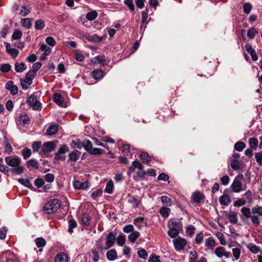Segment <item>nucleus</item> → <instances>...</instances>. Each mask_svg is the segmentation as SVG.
Masks as SVG:
<instances>
[{"instance_id":"obj_1","label":"nucleus","mask_w":262,"mask_h":262,"mask_svg":"<svg viewBox=\"0 0 262 262\" xmlns=\"http://www.w3.org/2000/svg\"><path fill=\"white\" fill-rule=\"evenodd\" d=\"M167 226L169 228L168 234L171 238L176 237L179 234L180 231L182 229V223L176 219L170 220Z\"/></svg>"},{"instance_id":"obj_2","label":"nucleus","mask_w":262,"mask_h":262,"mask_svg":"<svg viewBox=\"0 0 262 262\" xmlns=\"http://www.w3.org/2000/svg\"><path fill=\"white\" fill-rule=\"evenodd\" d=\"M60 206V202L57 199H54L47 202L43 208L46 213L52 214L56 212Z\"/></svg>"},{"instance_id":"obj_3","label":"nucleus","mask_w":262,"mask_h":262,"mask_svg":"<svg viewBox=\"0 0 262 262\" xmlns=\"http://www.w3.org/2000/svg\"><path fill=\"white\" fill-rule=\"evenodd\" d=\"M27 103L34 110H41V103L38 100L37 98L34 95H31L27 100Z\"/></svg>"},{"instance_id":"obj_4","label":"nucleus","mask_w":262,"mask_h":262,"mask_svg":"<svg viewBox=\"0 0 262 262\" xmlns=\"http://www.w3.org/2000/svg\"><path fill=\"white\" fill-rule=\"evenodd\" d=\"M231 188L232 191L235 193H239L246 189V186H243L242 182L239 181L237 177H235L231 185Z\"/></svg>"},{"instance_id":"obj_5","label":"nucleus","mask_w":262,"mask_h":262,"mask_svg":"<svg viewBox=\"0 0 262 262\" xmlns=\"http://www.w3.org/2000/svg\"><path fill=\"white\" fill-rule=\"evenodd\" d=\"M175 249L179 252L183 251L185 246L187 244V241L182 237H178L173 240Z\"/></svg>"},{"instance_id":"obj_6","label":"nucleus","mask_w":262,"mask_h":262,"mask_svg":"<svg viewBox=\"0 0 262 262\" xmlns=\"http://www.w3.org/2000/svg\"><path fill=\"white\" fill-rule=\"evenodd\" d=\"M56 144L52 141H49L43 144L39 154L40 155L49 153L55 149Z\"/></svg>"},{"instance_id":"obj_7","label":"nucleus","mask_w":262,"mask_h":262,"mask_svg":"<svg viewBox=\"0 0 262 262\" xmlns=\"http://www.w3.org/2000/svg\"><path fill=\"white\" fill-rule=\"evenodd\" d=\"M5 161L7 165L13 168L18 166L21 162V159L16 156L6 157Z\"/></svg>"},{"instance_id":"obj_8","label":"nucleus","mask_w":262,"mask_h":262,"mask_svg":"<svg viewBox=\"0 0 262 262\" xmlns=\"http://www.w3.org/2000/svg\"><path fill=\"white\" fill-rule=\"evenodd\" d=\"M214 253L219 258L223 257L228 258L230 257V253L227 252L225 248L222 246H219L216 247L214 251Z\"/></svg>"},{"instance_id":"obj_9","label":"nucleus","mask_w":262,"mask_h":262,"mask_svg":"<svg viewBox=\"0 0 262 262\" xmlns=\"http://www.w3.org/2000/svg\"><path fill=\"white\" fill-rule=\"evenodd\" d=\"M69 147L66 145H61L58 151L55 155V159L56 160H64L65 159L64 156H62L61 155L66 153L69 150Z\"/></svg>"},{"instance_id":"obj_10","label":"nucleus","mask_w":262,"mask_h":262,"mask_svg":"<svg viewBox=\"0 0 262 262\" xmlns=\"http://www.w3.org/2000/svg\"><path fill=\"white\" fill-rule=\"evenodd\" d=\"M116 239L115 235L112 232H110L106 236V247L103 249L107 250L108 249L111 248L114 245Z\"/></svg>"},{"instance_id":"obj_11","label":"nucleus","mask_w":262,"mask_h":262,"mask_svg":"<svg viewBox=\"0 0 262 262\" xmlns=\"http://www.w3.org/2000/svg\"><path fill=\"white\" fill-rule=\"evenodd\" d=\"M2 256L5 262H16V258L13 253L8 250L2 253Z\"/></svg>"},{"instance_id":"obj_12","label":"nucleus","mask_w":262,"mask_h":262,"mask_svg":"<svg viewBox=\"0 0 262 262\" xmlns=\"http://www.w3.org/2000/svg\"><path fill=\"white\" fill-rule=\"evenodd\" d=\"M53 99L54 102L59 106L65 107L66 106L64 98L59 93H56L54 94Z\"/></svg>"},{"instance_id":"obj_13","label":"nucleus","mask_w":262,"mask_h":262,"mask_svg":"<svg viewBox=\"0 0 262 262\" xmlns=\"http://www.w3.org/2000/svg\"><path fill=\"white\" fill-rule=\"evenodd\" d=\"M5 88L9 91L13 95H15L18 93L17 86L14 84L12 81H8L5 85Z\"/></svg>"},{"instance_id":"obj_14","label":"nucleus","mask_w":262,"mask_h":262,"mask_svg":"<svg viewBox=\"0 0 262 262\" xmlns=\"http://www.w3.org/2000/svg\"><path fill=\"white\" fill-rule=\"evenodd\" d=\"M29 118L27 114H20L18 117L17 121L18 124L25 125L29 123Z\"/></svg>"},{"instance_id":"obj_15","label":"nucleus","mask_w":262,"mask_h":262,"mask_svg":"<svg viewBox=\"0 0 262 262\" xmlns=\"http://www.w3.org/2000/svg\"><path fill=\"white\" fill-rule=\"evenodd\" d=\"M73 187L77 189H85L89 187V183L88 182H81L78 181L73 182Z\"/></svg>"},{"instance_id":"obj_16","label":"nucleus","mask_w":262,"mask_h":262,"mask_svg":"<svg viewBox=\"0 0 262 262\" xmlns=\"http://www.w3.org/2000/svg\"><path fill=\"white\" fill-rule=\"evenodd\" d=\"M81 152L77 150H74L69 154V161L70 162H76L80 156Z\"/></svg>"},{"instance_id":"obj_17","label":"nucleus","mask_w":262,"mask_h":262,"mask_svg":"<svg viewBox=\"0 0 262 262\" xmlns=\"http://www.w3.org/2000/svg\"><path fill=\"white\" fill-rule=\"evenodd\" d=\"M205 246L208 249L212 250L215 246V241L212 237H209L205 239Z\"/></svg>"},{"instance_id":"obj_18","label":"nucleus","mask_w":262,"mask_h":262,"mask_svg":"<svg viewBox=\"0 0 262 262\" xmlns=\"http://www.w3.org/2000/svg\"><path fill=\"white\" fill-rule=\"evenodd\" d=\"M127 202L132 205L134 208H137L140 204V201L135 196L132 195H128Z\"/></svg>"},{"instance_id":"obj_19","label":"nucleus","mask_w":262,"mask_h":262,"mask_svg":"<svg viewBox=\"0 0 262 262\" xmlns=\"http://www.w3.org/2000/svg\"><path fill=\"white\" fill-rule=\"evenodd\" d=\"M55 262H68V255L62 252L57 254L55 258Z\"/></svg>"},{"instance_id":"obj_20","label":"nucleus","mask_w":262,"mask_h":262,"mask_svg":"<svg viewBox=\"0 0 262 262\" xmlns=\"http://www.w3.org/2000/svg\"><path fill=\"white\" fill-rule=\"evenodd\" d=\"M221 205L228 206L231 202L230 198L228 194H223L219 199Z\"/></svg>"},{"instance_id":"obj_21","label":"nucleus","mask_w":262,"mask_h":262,"mask_svg":"<svg viewBox=\"0 0 262 262\" xmlns=\"http://www.w3.org/2000/svg\"><path fill=\"white\" fill-rule=\"evenodd\" d=\"M58 130V126L57 125H51L48 127L46 133L49 136H52L56 134Z\"/></svg>"},{"instance_id":"obj_22","label":"nucleus","mask_w":262,"mask_h":262,"mask_svg":"<svg viewBox=\"0 0 262 262\" xmlns=\"http://www.w3.org/2000/svg\"><path fill=\"white\" fill-rule=\"evenodd\" d=\"M118 144L122 146V151L124 154H127L130 152V146L129 144L125 143L121 140L118 141Z\"/></svg>"},{"instance_id":"obj_23","label":"nucleus","mask_w":262,"mask_h":262,"mask_svg":"<svg viewBox=\"0 0 262 262\" xmlns=\"http://www.w3.org/2000/svg\"><path fill=\"white\" fill-rule=\"evenodd\" d=\"M86 39L90 42H99L102 40V38L99 37L97 34L88 35L86 37Z\"/></svg>"},{"instance_id":"obj_24","label":"nucleus","mask_w":262,"mask_h":262,"mask_svg":"<svg viewBox=\"0 0 262 262\" xmlns=\"http://www.w3.org/2000/svg\"><path fill=\"white\" fill-rule=\"evenodd\" d=\"M32 19L30 18H21L20 20V24L23 27L30 29L32 27Z\"/></svg>"},{"instance_id":"obj_25","label":"nucleus","mask_w":262,"mask_h":262,"mask_svg":"<svg viewBox=\"0 0 262 262\" xmlns=\"http://www.w3.org/2000/svg\"><path fill=\"white\" fill-rule=\"evenodd\" d=\"M204 198L203 194L200 192L194 193L192 195V199L194 202L196 203H199Z\"/></svg>"},{"instance_id":"obj_26","label":"nucleus","mask_w":262,"mask_h":262,"mask_svg":"<svg viewBox=\"0 0 262 262\" xmlns=\"http://www.w3.org/2000/svg\"><path fill=\"white\" fill-rule=\"evenodd\" d=\"M92 76L95 79L100 80L103 76V72L100 69H95L92 72Z\"/></svg>"},{"instance_id":"obj_27","label":"nucleus","mask_w":262,"mask_h":262,"mask_svg":"<svg viewBox=\"0 0 262 262\" xmlns=\"http://www.w3.org/2000/svg\"><path fill=\"white\" fill-rule=\"evenodd\" d=\"M106 257L110 260L113 261L117 258V252L115 250H111L106 253Z\"/></svg>"},{"instance_id":"obj_28","label":"nucleus","mask_w":262,"mask_h":262,"mask_svg":"<svg viewBox=\"0 0 262 262\" xmlns=\"http://www.w3.org/2000/svg\"><path fill=\"white\" fill-rule=\"evenodd\" d=\"M140 234L139 232L137 231H133L130 234L128 235V239L132 243H134L136 239L140 236Z\"/></svg>"},{"instance_id":"obj_29","label":"nucleus","mask_w":262,"mask_h":262,"mask_svg":"<svg viewBox=\"0 0 262 262\" xmlns=\"http://www.w3.org/2000/svg\"><path fill=\"white\" fill-rule=\"evenodd\" d=\"M26 69V64L23 62L15 63V70L17 72H22Z\"/></svg>"},{"instance_id":"obj_30","label":"nucleus","mask_w":262,"mask_h":262,"mask_svg":"<svg viewBox=\"0 0 262 262\" xmlns=\"http://www.w3.org/2000/svg\"><path fill=\"white\" fill-rule=\"evenodd\" d=\"M27 166L29 168L37 169L38 168V163L37 160L35 159H31L27 162Z\"/></svg>"},{"instance_id":"obj_31","label":"nucleus","mask_w":262,"mask_h":262,"mask_svg":"<svg viewBox=\"0 0 262 262\" xmlns=\"http://www.w3.org/2000/svg\"><path fill=\"white\" fill-rule=\"evenodd\" d=\"M215 234L222 245H225L226 244V238L222 233L218 231Z\"/></svg>"},{"instance_id":"obj_32","label":"nucleus","mask_w":262,"mask_h":262,"mask_svg":"<svg viewBox=\"0 0 262 262\" xmlns=\"http://www.w3.org/2000/svg\"><path fill=\"white\" fill-rule=\"evenodd\" d=\"M81 221L84 225L88 226L91 223V217L87 213H84L81 217Z\"/></svg>"},{"instance_id":"obj_33","label":"nucleus","mask_w":262,"mask_h":262,"mask_svg":"<svg viewBox=\"0 0 262 262\" xmlns=\"http://www.w3.org/2000/svg\"><path fill=\"white\" fill-rule=\"evenodd\" d=\"M32 83L31 81L27 80L26 78L21 79L20 80V84L23 89L24 90H27L29 89Z\"/></svg>"},{"instance_id":"obj_34","label":"nucleus","mask_w":262,"mask_h":262,"mask_svg":"<svg viewBox=\"0 0 262 262\" xmlns=\"http://www.w3.org/2000/svg\"><path fill=\"white\" fill-rule=\"evenodd\" d=\"M203 239V232H200L196 235L195 238L194 239V242L196 245H200L202 243Z\"/></svg>"},{"instance_id":"obj_35","label":"nucleus","mask_w":262,"mask_h":262,"mask_svg":"<svg viewBox=\"0 0 262 262\" xmlns=\"http://www.w3.org/2000/svg\"><path fill=\"white\" fill-rule=\"evenodd\" d=\"M114 188V183L112 180H110L107 182L105 190L109 194L112 193Z\"/></svg>"},{"instance_id":"obj_36","label":"nucleus","mask_w":262,"mask_h":262,"mask_svg":"<svg viewBox=\"0 0 262 262\" xmlns=\"http://www.w3.org/2000/svg\"><path fill=\"white\" fill-rule=\"evenodd\" d=\"M82 146L84 148L85 150L89 152L93 148V145L91 142L86 140L82 142Z\"/></svg>"},{"instance_id":"obj_37","label":"nucleus","mask_w":262,"mask_h":262,"mask_svg":"<svg viewBox=\"0 0 262 262\" xmlns=\"http://www.w3.org/2000/svg\"><path fill=\"white\" fill-rule=\"evenodd\" d=\"M45 24L42 19H37L35 23L34 27L36 30H42L44 28Z\"/></svg>"},{"instance_id":"obj_38","label":"nucleus","mask_w":262,"mask_h":262,"mask_svg":"<svg viewBox=\"0 0 262 262\" xmlns=\"http://www.w3.org/2000/svg\"><path fill=\"white\" fill-rule=\"evenodd\" d=\"M69 228L68 232L72 233L73 231V229L77 226V223L74 219H71L68 221Z\"/></svg>"},{"instance_id":"obj_39","label":"nucleus","mask_w":262,"mask_h":262,"mask_svg":"<svg viewBox=\"0 0 262 262\" xmlns=\"http://www.w3.org/2000/svg\"><path fill=\"white\" fill-rule=\"evenodd\" d=\"M170 209L169 208L162 207L160 209L161 215L163 217H167L169 215Z\"/></svg>"},{"instance_id":"obj_40","label":"nucleus","mask_w":262,"mask_h":262,"mask_svg":"<svg viewBox=\"0 0 262 262\" xmlns=\"http://www.w3.org/2000/svg\"><path fill=\"white\" fill-rule=\"evenodd\" d=\"M97 15L98 14L96 11H92L86 14V17L89 20L92 21L97 17Z\"/></svg>"},{"instance_id":"obj_41","label":"nucleus","mask_w":262,"mask_h":262,"mask_svg":"<svg viewBox=\"0 0 262 262\" xmlns=\"http://www.w3.org/2000/svg\"><path fill=\"white\" fill-rule=\"evenodd\" d=\"M258 33V31L254 28H251L247 31V36L251 39H253L255 37L256 34Z\"/></svg>"},{"instance_id":"obj_42","label":"nucleus","mask_w":262,"mask_h":262,"mask_svg":"<svg viewBox=\"0 0 262 262\" xmlns=\"http://www.w3.org/2000/svg\"><path fill=\"white\" fill-rule=\"evenodd\" d=\"M18 181L23 185L28 187V188H32V185L30 183V181L28 179H25L23 178H19L18 179Z\"/></svg>"},{"instance_id":"obj_43","label":"nucleus","mask_w":262,"mask_h":262,"mask_svg":"<svg viewBox=\"0 0 262 262\" xmlns=\"http://www.w3.org/2000/svg\"><path fill=\"white\" fill-rule=\"evenodd\" d=\"M230 165L232 168L234 170H237L240 168L239 161L237 159L231 158Z\"/></svg>"},{"instance_id":"obj_44","label":"nucleus","mask_w":262,"mask_h":262,"mask_svg":"<svg viewBox=\"0 0 262 262\" xmlns=\"http://www.w3.org/2000/svg\"><path fill=\"white\" fill-rule=\"evenodd\" d=\"M198 255L196 252L191 251L189 254V262H200L197 260Z\"/></svg>"},{"instance_id":"obj_45","label":"nucleus","mask_w":262,"mask_h":262,"mask_svg":"<svg viewBox=\"0 0 262 262\" xmlns=\"http://www.w3.org/2000/svg\"><path fill=\"white\" fill-rule=\"evenodd\" d=\"M41 142L40 141H35L33 142L32 144V148L33 152H37L39 149L41 148Z\"/></svg>"},{"instance_id":"obj_46","label":"nucleus","mask_w":262,"mask_h":262,"mask_svg":"<svg viewBox=\"0 0 262 262\" xmlns=\"http://www.w3.org/2000/svg\"><path fill=\"white\" fill-rule=\"evenodd\" d=\"M195 231V228L193 225H189L186 229V233L187 235L192 236Z\"/></svg>"},{"instance_id":"obj_47","label":"nucleus","mask_w":262,"mask_h":262,"mask_svg":"<svg viewBox=\"0 0 262 262\" xmlns=\"http://www.w3.org/2000/svg\"><path fill=\"white\" fill-rule=\"evenodd\" d=\"M247 247L253 253L256 254L258 253L259 251V248L254 244L251 243L249 244L247 246Z\"/></svg>"},{"instance_id":"obj_48","label":"nucleus","mask_w":262,"mask_h":262,"mask_svg":"<svg viewBox=\"0 0 262 262\" xmlns=\"http://www.w3.org/2000/svg\"><path fill=\"white\" fill-rule=\"evenodd\" d=\"M249 144L251 148L255 149L258 146V140L256 138H251L249 139Z\"/></svg>"},{"instance_id":"obj_49","label":"nucleus","mask_w":262,"mask_h":262,"mask_svg":"<svg viewBox=\"0 0 262 262\" xmlns=\"http://www.w3.org/2000/svg\"><path fill=\"white\" fill-rule=\"evenodd\" d=\"M245 147L246 144L244 142L238 141L235 144L234 149L238 151H241Z\"/></svg>"},{"instance_id":"obj_50","label":"nucleus","mask_w":262,"mask_h":262,"mask_svg":"<svg viewBox=\"0 0 262 262\" xmlns=\"http://www.w3.org/2000/svg\"><path fill=\"white\" fill-rule=\"evenodd\" d=\"M24 167L23 166L20 165L19 164L18 165V166L14 167L12 169V171L14 173L19 175L21 174L24 172Z\"/></svg>"},{"instance_id":"obj_51","label":"nucleus","mask_w":262,"mask_h":262,"mask_svg":"<svg viewBox=\"0 0 262 262\" xmlns=\"http://www.w3.org/2000/svg\"><path fill=\"white\" fill-rule=\"evenodd\" d=\"M11 67L9 63H4L0 66V71L3 73H7L10 71Z\"/></svg>"},{"instance_id":"obj_52","label":"nucleus","mask_w":262,"mask_h":262,"mask_svg":"<svg viewBox=\"0 0 262 262\" xmlns=\"http://www.w3.org/2000/svg\"><path fill=\"white\" fill-rule=\"evenodd\" d=\"M22 155L24 159H27L31 155V150L30 149L25 147L22 150Z\"/></svg>"},{"instance_id":"obj_53","label":"nucleus","mask_w":262,"mask_h":262,"mask_svg":"<svg viewBox=\"0 0 262 262\" xmlns=\"http://www.w3.org/2000/svg\"><path fill=\"white\" fill-rule=\"evenodd\" d=\"M138 254L140 258L144 259H146L148 256V254L146 251L142 248L139 249L138 251Z\"/></svg>"},{"instance_id":"obj_54","label":"nucleus","mask_w":262,"mask_h":262,"mask_svg":"<svg viewBox=\"0 0 262 262\" xmlns=\"http://www.w3.org/2000/svg\"><path fill=\"white\" fill-rule=\"evenodd\" d=\"M228 219L231 223H236L237 222V217L235 212H230L228 215Z\"/></svg>"},{"instance_id":"obj_55","label":"nucleus","mask_w":262,"mask_h":262,"mask_svg":"<svg viewBox=\"0 0 262 262\" xmlns=\"http://www.w3.org/2000/svg\"><path fill=\"white\" fill-rule=\"evenodd\" d=\"M241 212L246 218H249L251 215L250 208L246 207L241 209Z\"/></svg>"},{"instance_id":"obj_56","label":"nucleus","mask_w":262,"mask_h":262,"mask_svg":"<svg viewBox=\"0 0 262 262\" xmlns=\"http://www.w3.org/2000/svg\"><path fill=\"white\" fill-rule=\"evenodd\" d=\"M46 241L41 237L36 239V245L38 248L43 247L46 245Z\"/></svg>"},{"instance_id":"obj_57","label":"nucleus","mask_w":262,"mask_h":262,"mask_svg":"<svg viewBox=\"0 0 262 262\" xmlns=\"http://www.w3.org/2000/svg\"><path fill=\"white\" fill-rule=\"evenodd\" d=\"M40 50L42 51H44V54L45 56L48 55L51 51V49L47 47L45 44L41 45L40 47Z\"/></svg>"},{"instance_id":"obj_58","label":"nucleus","mask_w":262,"mask_h":262,"mask_svg":"<svg viewBox=\"0 0 262 262\" xmlns=\"http://www.w3.org/2000/svg\"><path fill=\"white\" fill-rule=\"evenodd\" d=\"M102 194V190L100 189H97L93 191L91 193V197L94 200H96L98 197L101 196Z\"/></svg>"},{"instance_id":"obj_59","label":"nucleus","mask_w":262,"mask_h":262,"mask_svg":"<svg viewBox=\"0 0 262 262\" xmlns=\"http://www.w3.org/2000/svg\"><path fill=\"white\" fill-rule=\"evenodd\" d=\"M232 251L235 259L236 260H238L239 258L241 255V249L238 248H234L232 249Z\"/></svg>"},{"instance_id":"obj_60","label":"nucleus","mask_w":262,"mask_h":262,"mask_svg":"<svg viewBox=\"0 0 262 262\" xmlns=\"http://www.w3.org/2000/svg\"><path fill=\"white\" fill-rule=\"evenodd\" d=\"M21 31L19 30H16L13 32L12 35V39L13 40H17L20 39L21 37Z\"/></svg>"},{"instance_id":"obj_61","label":"nucleus","mask_w":262,"mask_h":262,"mask_svg":"<svg viewBox=\"0 0 262 262\" xmlns=\"http://www.w3.org/2000/svg\"><path fill=\"white\" fill-rule=\"evenodd\" d=\"M140 157L141 158V160L143 162L148 163L150 160V158L149 155L147 153L144 152H142L141 153Z\"/></svg>"},{"instance_id":"obj_62","label":"nucleus","mask_w":262,"mask_h":262,"mask_svg":"<svg viewBox=\"0 0 262 262\" xmlns=\"http://www.w3.org/2000/svg\"><path fill=\"white\" fill-rule=\"evenodd\" d=\"M30 13V10L26 6H22L20 8L19 15L21 16H26Z\"/></svg>"},{"instance_id":"obj_63","label":"nucleus","mask_w":262,"mask_h":262,"mask_svg":"<svg viewBox=\"0 0 262 262\" xmlns=\"http://www.w3.org/2000/svg\"><path fill=\"white\" fill-rule=\"evenodd\" d=\"M117 243L119 246H123L125 242V237L123 235H119L116 239Z\"/></svg>"},{"instance_id":"obj_64","label":"nucleus","mask_w":262,"mask_h":262,"mask_svg":"<svg viewBox=\"0 0 262 262\" xmlns=\"http://www.w3.org/2000/svg\"><path fill=\"white\" fill-rule=\"evenodd\" d=\"M252 213L260 216L262 215V206H256L252 208Z\"/></svg>"}]
</instances>
